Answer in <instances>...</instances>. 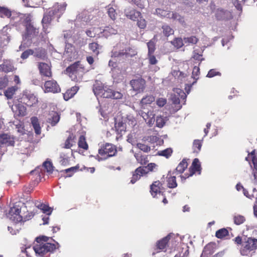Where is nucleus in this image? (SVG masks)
Here are the masks:
<instances>
[{
    "mask_svg": "<svg viewBox=\"0 0 257 257\" xmlns=\"http://www.w3.org/2000/svg\"><path fill=\"white\" fill-rule=\"evenodd\" d=\"M9 216L10 219L16 222L22 221L21 210L17 206H14L10 208Z\"/></svg>",
    "mask_w": 257,
    "mask_h": 257,
    "instance_id": "obj_13",
    "label": "nucleus"
},
{
    "mask_svg": "<svg viewBox=\"0 0 257 257\" xmlns=\"http://www.w3.org/2000/svg\"><path fill=\"white\" fill-rule=\"evenodd\" d=\"M40 207H42L41 210L43 211V212L47 214V215H50L51 214L52 210L51 209V208L49 207V206L43 204L41 205Z\"/></svg>",
    "mask_w": 257,
    "mask_h": 257,
    "instance_id": "obj_64",
    "label": "nucleus"
},
{
    "mask_svg": "<svg viewBox=\"0 0 257 257\" xmlns=\"http://www.w3.org/2000/svg\"><path fill=\"white\" fill-rule=\"evenodd\" d=\"M23 213H22V221H26L31 219L35 215V213L33 212H29L27 210L26 206H24L23 208Z\"/></svg>",
    "mask_w": 257,
    "mask_h": 257,
    "instance_id": "obj_31",
    "label": "nucleus"
},
{
    "mask_svg": "<svg viewBox=\"0 0 257 257\" xmlns=\"http://www.w3.org/2000/svg\"><path fill=\"white\" fill-rule=\"evenodd\" d=\"M137 25L141 29H144L146 27V22L144 19H143L142 16L136 20Z\"/></svg>",
    "mask_w": 257,
    "mask_h": 257,
    "instance_id": "obj_58",
    "label": "nucleus"
},
{
    "mask_svg": "<svg viewBox=\"0 0 257 257\" xmlns=\"http://www.w3.org/2000/svg\"><path fill=\"white\" fill-rule=\"evenodd\" d=\"M155 97L153 95H147L142 98L140 104L142 107H144L146 105L151 104L152 102L155 101Z\"/></svg>",
    "mask_w": 257,
    "mask_h": 257,
    "instance_id": "obj_27",
    "label": "nucleus"
},
{
    "mask_svg": "<svg viewBox=\"0 0 257 257\" xmlns=\"http://www.w3.org/2000/svg\"><path fill=\"white\" fill-rule=\"evenodd\" d=\"M66 6L67 4L66 3H63L60 4H57L53 7V9L51 11L52 12V14L53 15H57L58 18H59L65 12Z\"/></svg>",
    "mask_w": 257,
    "mask_h": 257,
    "instance_id": "obj_18",
    "label": "nucleus"
},
{
    "mask_svg": "<svg viewBox=\"0 0 257 257\" xmlns=\"http://www.w3.org/2000/svg\"><path fill=\"white\" fill-rule=\"evenodd\" d=\"M44 91L45 93H56L60 92L61 88L57 81L54 79L46 81L44 84Z\"/></svg>",
    "mask_w": 257,
    "mask_h": 257,
    "instance_id": "obj_8",
    "label": "nucleus"
},
{
    "mask_svg": "<svg viewBox=\"0 0 257 257\" xmlns=\"http://www.w3.org/2000/svg\"><path fill=\"white\" fill-rule=\"evenodd\" d=\"M257 248V239L251 237L248 238L243 244V247L240 250L242 255H247L252 250Z\"/></svg>",
    "mask_w": 257,
    "mask_h": 257,
    "instance_id": "obj_6",
    "label": "nucleus"
},
{
    "mask_svg": "<svg viewBox=\"0 0 257 257\" xmlns=\"http://www.w3.org/2000/svg\"><path fill=\"white\" fill-rule=\"evenodd\" d=\"M17 100L19 102L23 103L28 107L35 106L39 102L37 96L28 90H24Z\"/></svg>",
    "mask_w": 257,
    "mask_h": 257,
    "instance_id": "obj_4",
    "label": "nucleus"
},
{
    "mask_svg": "<svg viewBox=\"0 0 257 257\" xmlns=\"http://www.w3.org/2000/svg\"><path fill=\"white\" fill-rule=\"evenodd\" d=\"M190 176H193L196 173L200 174L201 172V167L199 160L197 158L193 160L191 166L189 168Z\"/></svg>",
    "mask_w": 257,
    "mask_h": 257,
    "instance_id": "obj_16",
    "label": "nucleus"
},
{
    "mask_svg": "<svg viewBox=\"0 0 257 257\" xmlns=\"http://www.w3.org/2000/svg\"><path fill=\"white\" fill-rule=\"evenodd\" d=\"M43 167L48 173H52L53 171V166L52 163L50 161H46L44 162L43 164Z\"/></svg>",
    "mask_w": 257,
    "mask_h": 257,
    "instance_id": "obj_50",
    "label": "nucleus"
},
{
    "mask_svg": "<svg viewBox=\"0 0 257 257\" xmlns=\"http://www.w3.org/2000/svg\"><path fill=\"white\" fill-rule=\"evenodd\" d=\"M23 104V103L19 102L12 107V110L15 116L23 117L27 114V108Z\"/></svg>",
    "mask_w": 257,
    "mask_h": 257,
    "instance_id": "obj_14",
    "label": "nucleus"
},
{
    "mask_svg": "<svg viewBox=\"0 0 257 257\" xmlns=\"http://www.w3.org/2000/svg\"><path fill=\"white\" fill-rule=\"evenodd\" d=\"M170 19H172L174 21L177 20L181 24L185 23L184 17L181 16L180 14L176 12H171Z\"/></svg>",
    "mask_w": 257,
    "mask_h": 257,
    "instance_id": "obj_41",
    "label": "nucleus"
},
{
    "mask_svg": "<svg viewBox=\"0 0 257 257\" xmlns=\"http://www.w3.org/2000/svg\"><path fill=\"white\" fill-rule=\"evenodd\" d=\"M135 157L137 162L142 165H146L149 162L147 156L138 153L135 155Z\"/></svg>",
    "mask_w": 257,
    "mask_h": 257,
    "instance_id": "obj_37",
    "label": "nucleus"
},
{
    "mask_svg": "<svg viewBox=\"0 0 257 257\" xmlns=\"http://www.w3.org/2000/svg\"><path fill=\"white\" fill-rule=\"evenodd\" d=\"M162 29L163 34L166 37H169L174 34V30L167 25H163Z\"/></svg>",
    "mask_w": 257,
    "mask_h": 257,
    "instance_id": "obj_48",
    "label": "nucleus"
},
{
    "mask_svg": "<svg viewBox=\"0 0 257 257\" xmlns=\"http://www.w3.org/2000/svg\"><path fill=\"white\" fill-rule=\"evenodd\" d=\"M137 147L141 151L145 153H148L151 151V148L150 146L141 143H137Z\"/></svg>",
    "mask_w": 257,
    "mask_h": 257,
    "instance_id": "obj_54",
    "label": "nucleus"
},
{
    "mask_svg": "<svg viewBox=\"0 0 257 257\" xmlns=\"http://www.w3.org/2000/svg\"><path fill=\"white\" fill-rule=\"evenodd\" d=\"M49 238L45 236H41L36 238L37 243L34 246L33 249L38 256H43L48 252H53L56 248V246L54 243L47 242Z\"/></svg>",
    "mask_w": 257,
    "mask_h": 257,
    "instance_id": "obj_1",
    "label": "nucleus"
},
{
    "mask_svg": "<svg viewBox=\"0 0 257 257\" xmlns=\"http://www.w3.org/2000/svg\"><path fill=\"white\" fill-rule=\"evenodd\" d=\"M130 84L133 90L137 93L143 92L146 88V81L142 77L132 79L130 81Z\"/></svg>",
    "mask_w": 257,
    "mask_h": 257,
    "instance_id": "obj_9",
    "label": "nucleus"
},
{
    "mask_svg": "<svg viewBox=\"0 0 257 257\" xmlns=\"http://www.w3.org/2000/svg\"><path fill=\"white\" fill-rule=\"evenodd\" d=\"M200 75V68L199 66H194L192 73V77L197 80L199 78V76Z\"/></svg>",
    "mask_w": 257,
    "mask_h": 257,
    "instance_id": "obj_57",
    "label": "nucleus"
},
{
    "mask_svg": "<svg viewBox=\"0 0 257 257\" xmlns=\"http://www.w3.org/2000/svg\"><path fill=\"white\" fill-rule=\"evenodd\" d=\"M147 46L148 48V54H153L156 49L155 43L151 40L148 42Z\"/></svg>",
    "mask_w": 257,
    "mask_h": 257,
    "instance_id": "obj_60",
    "label": "nucleus"
},
{
    "mask_svg": "<svg viewBox=\"0 0 257 257\" xmlns=\"http://www.w3.org/2000/svg\"><path fill=\"white\" fill-rule=\"evenodd\" d=\"M99 47V45L97 43L93 42L89 44V49L96 54H98L99 53L98 51Z\"/></svg>",
    "mask_w": 257,
    "mask_h": 257,
    "instance_id": "obj_55",
    "label": "nucleus"
},
{
    "mask_svg": "<svg viewBox=\"0 0 257 257\" xmlns=\"http://www.w3.org/2000/svg\"><path fill=\"white\" fill-rule=\"evenodd\" d=\"M234 223L236 225L242 224L245 221V217L241 215H237L233 217Z\"/></svg>",
    "mask_w": 257,
    "mask_h": 257,
    "instance_id": "obj_52",
    "label": "nucleus"
},
{
    "mask_svg": "<svg viewBox=\"0 0 257 257\" xmlns=\"http://www.w3.org/2000/svg\"><path fill=\"white\" fill-rule=\"evenodd\" d=\"M79 87L77 86H74L72 87L71 88L68 89L65 93L63 94V97L65 100H68L77 92L79 90Z\"/></svg>",
    "mask_w": 257,
    "mask_h": 257,
    "instance_id": "obj_23",
    "label": "nucleus"
},
{
    "mask_svg": "<svg viewBox=\"0 0 257 257\" xmlns=\"http://www.w3.org/2000/svg\"><path fill=\"white\" fill-rule=\"evenodd\" d=\"M79 168V166L77 165L75 167H72L68 169H65L64 171L66 173H70L68 174V176L71 177L75 172H77Z\"/></svg>",
    "mask_w": 257,
    "mask_h": 257,
    "instance_id": "obj_61",
    "label": "nucleus"
},
{
    "mask_svg": "<svg viewBox=\"0 0 257 257\" xmlns=\"http://www.w3.org/2000/svg\"><path fill=\"white\" fill-rule=\"evenodd\" d=\"M172 101L173 104L175 105V108L174 109L175 111H177L181 108L182 105L180 104V99L178 97L174 95L172 97Z\"/></svg>",
    "mask_w": 257,
    "mask_h": 257,
    "instance_id": "obj_49",
    "label": "nucleus"
},
{
    "mask_svg": "<svg viewBox=\"0 0 257 257\" xmlns=\"http://www.w3.org/2000/svg\"><path fill=\"white\" fill-rule=\"evenodd\" d=\"M117 153L116 147L112 144L106 143L102 145L98 150L97 160L103 161L114 156Z\"/></svg>",
    "mask_w": 257,
    "mask_h": 257,
    "instance_id": "obj_3",
    "label": "nucleus"
},
{
    "mask_svg": "<svg viewBox=\"0 0 257 257\" xmlns=\"http://www.w3.org/2000/svg\"><path fill=\"white\" fill-rule=\"evenodd\" d=\"M86 71L85 67L79 61L74 62L66 69L67 73L72 81H80Z\"/></svg>",
    "mask_w": 257,
    "mask_h": 257,
    "instance_id": "obj_2",
    "label": "nucleus"
},
{
    "mask_svg": "<svg viewBox=\"0 0 257 257\" xmlns=\"http://www.w3.org/2000/svg\"><path fill=\"white\" fill-rule=\"evenodd\" d=\"M150 192L153 198H158V196H164L165 188L160 181H154L151 185Z\"/></svg>",
    "mask_w": 257,
    "mask_h": 257,
    "instance_id": "obj_7",
    "label": "nucleus"
},
{
    "mask_svg": "<svg viewBox=\"0 0 257 257\" xmlns=\"http://www.w3.org/2000/svg\"><path fill=\"white\" fill-rule=\"evenodd\" d=\"M202 145V141L199 140H195L193 143V152L198 153L201 150Z\"/></svg>",
    "mask_w": 257,
    "mask_h": 257,
    "instance_id": "obj_46",
    "label": "nucleus"
},
{
    "mask_svg": "<svg viewBox=\"0 0 257 257\" xmlns=\"http://www.w3.org/2000/svg\"><path fill=\"white\" fill-rule=\"evenodd\" d=\"M26 28V33L28 37H34L36 36L38 33V30L36 29L33 24L27 26Z\"/></svg>",
    "mask_w": 257,
    "mask_h": 257,
    "instance_id": "obj_30",
    "label": "nucleus"
},
{
    "mask_svg": "<svg viewBox=\"0 0 257 257\" xmlns=\"http://www.w3.org/2000/svg\"><path fill=\"white\" fill-rule=\"evenodd\" d=\"M188 160H189V159L186 158L183 159L176 167L175 170L176 172H177L179 174H182L183 173H184V172L187 169L188 165L187 162Z\"/></svg>",
    "mask_w": 257,
    "mask_h": 257,
    "instance_id": "obj_26",
    "label": "nucleus"
},
{
    "mask_svg": "<svg viewBox=\"0 0 257 257\" xmlns=\"http://www.w3.org/2000/svg\"><path fill=\"white\" fill-rule=\"evenodd\" d=\"M167 121L166 117L161 115L157 116L156 117V126L159 128H162L165 125Z\"/></svg>",
    "mask_w": 257,
    "mask_h": 257,
    "instance_id": "obj_42",
    "label": "nucleus"
},
{
    "mask_svg": "<svg viewBox=\"0 0 257 257\" xmlns=\"http://www.w3.org/2000/svg\"><path fill=\"white\" fill-rule=\"evenodd\" d=\"M167 186L169 188H175L177 187V183L176 181V178L174 176H170L167 177Z\"/></svg>",
    "mask_w": 257,
    "mask_h": 257,
    "instance_id": "obj_35",
    "label": "nucleus"
},
{
    "mask_svg": "<svg viewBox=\"0 0 257 257\" xmlns=\"http://www.w3.org/2000/svg\"><path fill=\"white\" fill-rule=\"evenodd\" d=\"M117 26H112L111 25L105 27V28L102 30V31H100V33L103 34V36L106 38L112 35H116L117 34Z\"/></svg>",
    "mask_w": 257,
    "mask_h": 257,
    "instance_id": "obj_17",
    "label": "nucleus"
},
{
    "mask_svg": "<svg viewBox=\"0 0 257 257\" xmlns=\"http://www.w3.org/2000/svg\"><path fill=\"white\" fill-rule=\"evenodd\" d=\"M12 12L10 9L5 7L0 6V17L2 18H9L11 17Z\"/></svg>",
    "mask_w": 257,
    "mask_h": 257,
    "instance_id": "obj_34",
    "label": "nucleus"
},
{
    "mask_svg": "<svg viewBox=\"0 0 257 257\" xmlns=\"http://www.w3.org/2000/svg\"><path fill=\"white\" fill-rule=\"evenodd\" d=\"M171 235L168 234L166 237L163 238L157 242V248L160 251L163 250L166 248L168 243L170 239Z\"/></svg>",
    "mask_w": 257,
    "mask_h": 257,
    "instance_id": "obj_24",
    "label": "nucleus"
},
{
    "mask_svg": "<svg viewBox=\"0 0 257 257\" xmlns=\"http://www.w3.org/2000/svg\"><path fill=\"white\" fill-rule=\"evenodd\" d=\"M124 13L127 18L134 21H136L142 15L140 12L137 11L131 7L126 8L124 10Z\"/></svg>",
    "mask_w": 257,
    "mask_h": 257,
    "instance_id": "obj_15",
    "label": "nucleus"
},
{
    "mask_svg": "<svg viewBox=\"0 0 257 257\" xmlns=\"http://www.w3.org/2000/svg\"><path fill=\"white\" fill-rule=\"evenodd\" d=\"M18 89L19 87L17 86L9 87L4 92V94L7 99H11L13 97V96Z\"/></svg>",
    "mask_w": 257,
    "mask_h": 257,
    "instance_id": "obj_29",
    "label": "nucleus"
},
{
    "mask_svg": "<svg viewBox=\"0 0 257 257\" xmlns=\"http://www.w3.org/2000/svg\"><path fill=\"white\" fill-rule=\"evenodd\" d=\"M38 68L40 74L42 78H51L52 77V72L51 67L47 63L44 62H39L38 64Z\"/></svg>",
    "mask_w": 257,
    "mask_h": 257,
    "instance_id": "obj_10",
    "label": "nucleus"
},
{
    "mask_svg": "<svg viewBox=\"0 0 257 257\" xmlns=\"http://www.w3.org/2000/svg\"><path fill=\"white\" fill-rule=\"evenodd\" d=\"M21 15L23 14L16 13L12 12V15L10 18V23L16 27L19 26L21 24L22 17Z\"/></svg>",
    "mask_w": 257,
    "mask_h": 257,
    "instance_id": "obj_20",
    "label": "nucleus"
},
{
    "mask_svg": "<svg viewBox=\"0 0 257 257\" xmlns=\"http://www.w3.org/2000/svg\"><path fill=\"white\" fill-rule=\"evenodd\" d=\"M114 127L115 131L118 135L122 136L123 133H125L126 131V124L121 120H115Z\"/></svg>",
    "mask_w": 257,
    "mask_h": 257,
    "instance_id": "obj_21",
    "label": "nucleus"
},
{
    "mask_svg": "<svg viewBox=\"0 0 257 257\" xmlns=\"http://www.w3.org/2000/svg\"><path fill=\"white\" fill-rule=\"evenodd\" d=\"M52 12L49 11L48 14H46L44 16L42 20V23L44 27L45 25L47 26V25H49L52 21Z\"/></svg>",
    "mask_w": 257,
    "mask_h": 257,
    "instance_id": "obj_47",
    "label": "nucleus"
},
{
    "mask_svg": "<svg viewBox=\"0 0 257 257\" xmlns=\"http://www.w3.org/2000/svg\"><path fill=\"white\" fill-rule=\"evenodd\" d=\"M8 79L7 77L0 78V89H3L6 87L8 84Z\"/></svg>",
    "mask_w": 257,
    "mask_h": 257,
    "instance_id": "obj_62",
    "label": "nucleus"
},
{
    "mask_svg": "<svg viewBox=\"0 0 257 257\" xmlns=\"http://www.w3.org/2000/svg\"><path fill=\"white\" fill-rule=\"evenodd\" d=\"M229 235L228 230L225 228L217 230L215 232V236L219 239H222Z\"/></svg>",
    "mask_w": 257,
    "mask_h": 257,
    "instance_id": "obj_39",
    "label": "nucleus"
},
{
    "mask_svg": "<svg viewBox=\"0 0 257 257\" xmlns=\"http://www.w3.org/2000/svg\"><path fill=\"white\" fill-rule=\"evenodd\" d=\"M75 136L73 134L70 135L64 143V148L65 149H70L75 143Z\"/></svg>",
    "mask_w": 257,
    "mask_h": 257,
    "instance_id": "obj_38",
    "label": "nucleus"
},
{
    "mask_svg": "<svg viewBox=\"0 0 257 257\" xmlns=\"http://www.w3.org/2000/svg\"><path fill=\"white\" fill-rule=\"evenodd\" d=\"M34 54L35 57L44 59L46 57L47 53L45 49L41 48L36 49Z\"/></svg>",
    "mask_w": 257,
    "mask_h": 257,
    "instance_id": "obj_43",
    "label": "nucleus"
},
{
    "mask_svg": "<svg viewBox=\"0 0 257 257\" xmlns=\"http://www.w3.org/2000/svg\"><path fill=\"white\" fill-rule=\"evenodd\" d=\"M230 15V12L228 11L222 9H218L215 13V17L218 20H224L227 19Z\"/></svg>",
    "mask_w": 257,
    "mask_h": 257,
    "instance_id": "obj_22",
    "label": "nucleus"
},
{
    "mask_svg": "<svg viewBox=\"0 0 257 257\" xmlns=\"http://www.w3.org/2000/svg\"><path fill=\"white\" fill-rule=\"evenodd\" d=\"M135 51L130 47L125 48V49L119 51H114L112 52L111 57L114 58H118L125 56V57H133L135 55Z\"/></svg>",
    "mask_w": 257,
    "mask_h": 257,
    "instance_id": "obj_12",
    "label": "nucleus"
},
{
    "mask_svg": "<svg viewBox=\"0 0 257 257\" xmlns=\"http://www.w3.org/2000/svg\"><path fill=\"white\" fill-rule=\"evenodd\" d=\"M0 67L2 71L5 73L13 72L15 70L12 62L9 60H5L3 63L0 65Z\"/></svg>",
    "mask_w": 257,
    "mask_h": 257,
    "instance_id": "obj_19",
    "label": "nucleus"
},
{
    "mask_svg": "<svg viewBox=\"0 0 257 257\" xmlns=\"http://www.w3.org/2000/svg\"><path fill=\"white\" fill-rule=\"evenodd\" d=\"M171 12H171V11H167V10L159 9V8L157 9L156 10V13L157 15L160 16L161 17H164V18L166 17L169 19L170 18Z\"/></svg>",
    "mask_w": 257,
    "mask_h": 257,
    "instance_id": "obj_40",
    "label": "nucleus"
},
{
    "mask_svg": "<svg viewBox=\"0 0 257 257\" xmlns=\"http://www.w3.org/2000/svg\"><path fill=\"white\" fill-rule=\"evenodd\" d=\"M60 119V114L57 112L53 111L51 114V117L48 118V122L53 126L57 124Z\"/></svg>",
    "mask_w": 257,
    "mask_h": 257,
    "instance_id": "obj_28",
    "label": "nucleus"
},
{
    "mask_svg": "<svg viewBox=\"0 0 257 257\" xmlns=\"http://www.w3.org/2000/svg\"><path fill=\"white\" fill-rule=\"evenodd\" d=\"M34 53V51L32 49H27L22 53L21 58L23 59H26L29 57L30 55H32Z\"/></svg>",
    "mask_w": 257,
    "mask_h": 257,
    "instance_id": "obj_59",
    "label": "nucleus"
},
{
    "mask_svg": "<svg viewBox=\"0 0 257 257\" xmlns=\"http://www.w3.org/2000/svg\"><path fill=\"white\" fill-rule=\"evenodd\" d=\"M107 14L108 16L112 20L116 19L117 17V13L116 12L115 10L112 7H110L109 6H108Z\"/></svg>",
    "mask_w": 257,
    "mask_h": 257,
    "instance_id": "obj_51",
    "label": "nucleus"
},
{
    "mask_svg": "<svg viewBox=\"0 0 257 257\" xmlns=\"http://www.w3.org/2000/svg\"><path fill=\"white\" fill-rule=\"evenodd\" d=\"M78 146L79 148L84 150L88 149V145L86 142V138L84 135H81L78 140Z\"/></svg>",
    "mask_w": 257,
    "mask_h": 257,
    "instance_id": "obj_36",
    "label": "nucleus"
},
{
    "mask_svg": "<svg viewBox=\"0 0 257 257\" xmlns=\"http://www.w3.org/2000/svg\"><path fill=\"white\" fill-rule=\"evenodd\" d=\"M184 41L181 38H175L172 41V44L176 47L180 48L184 45Z\"/></svg>",
    "mask_w": 257,
    "mask_h": 257,
    "instance_id": "obj_53",
    "label": "nucleus"
},
{
    "mask_svg": "<svg viewBox=\"0 0 257 257\" xmlns=\"http://www.w3.org/2000/svg\"><path fill=\"white\" fill-rule=\"evenodd\" d=\"M221 73L218 71L217 69H212L208 71L206 76L208 78H212L215 76H221Z\"/></svg>",
    "mask_w": 257,
    "mask_h": 257,
    "instance_id": "obj_56",
    "label": "nucleus"
},
{
    "mask_svg": "<svg viewBox=\"0 0 257 257\" xmlns=\"http://www.w3.org/2000/svg\"><path fill=\"white\" fill-rule=\"evenodd\" d=\"M173 153L172 149L169 148H167L164 150L158 151L157 154L160 156L165 157L166 158H169L171 156Z\"/></svg>",
    "mask_w": 257,
    "mask_h": 257,
    "instance_id": "obj_44",
    "label": "nucleus"
},
{
    "mask_svg": "<svg viewBox=\"0 0 257 257\" xmlns=\"http://www.w3.org/2000/svg\"><path fill=\"white\" fill-rule=\"evenodd\" d=\"M198 39L196 36H192L189 37H184L183 41L185 44L189 45L190 44H196L198 42Z\"/></svg>",
    "mask_w": 257,
    "mask_h": 257,
    "instance_id": "obj_45",
    "label": "nucleus"
},
{
    "mask_svg": "<svg viewBox=\"0 0 257 257\" xmlns=\"http://www.w3.org/2000/svg\"><path fill=\"white\" fill-rule=\"evenodd\" d=\"M31 124L34 129L36 135H40L41 133V128L38 118L36 116H33L31 118Z\"/></svg>",
    "mask_w": 257,
    "mask_h": 257,
    "instance_id": "obj_25",
    "label": "nucleus"
},
{
    "mask_svg": "<svg viewBox=\"0 0 257 257\" xmlns=\"http://www.w3.org/2000/svg\"><path fill=\"white\" fill-rule=\"evenodd\" d=\"M102 83H97L94 85L93 91L96 96H101L105 89Z\"/></svg>",
    "mask_w": 257,
    "mask_h": 257,
    "instance_id": "obj_32",
    "label": "nucleus"
},
{
    "mask_svg": "<svg viewBox=\"0 0 257 257\" xmlns=\"http://www.w3.org/2000/svg\"><path fill=\"white\" fill-rule=\"evenodd\" d=\"M167 101V100L166 98L161 97L157 99L156 102L159 107H162L166 105Z\"/></svg>",
    "mask_w": 257,
    "mask_h": 257,
    "instance_id": "obj_63",
    "label": "nucleus"
},
{
    "mask_svg": "<svg viewBox=\"0 0 257 257\" xmlns=\"http://www.w3.org/2000/svg\"><path fill=\"white\" fill-rule=\"evenodd\" d=\"M156 166L157 165L155 163H151L148 164L147 166H141L137 168L135 171L133 172V175L130 182L132 184H134L139 180L142 176L146 175L149 172L153 171Z\"/></svg>",
    "mask_w": 257,
    "mask_h": 257,
    "instance_id": "obj_5",
    "label": "nucleus"
},
{
    "mask_svg": "<svg viewBox=\"0 0 257 257\" xmlns=\"http://www.w3.org/2000/svg\"><path fill=\"white\" fill-rule=\"evenodd\" d=\"M122 96L123 95L120 92L105 87L104 90L101 97L106 98L118 99H121Z\"/></svg>",
    "mask_w": 257,
    "mask_h": 257,
    "instance_id": "obj_11",
    "label": "nucleus"
},
{
    "mask_svg": "<svg viewBox=\"0 0 257 257\" xmlns=\"http://www.w3.org/2000/svg\"><path fill=\"white\" fill-rule=\"evenodd\" d=\"M21 17H22L21 24L23 25L25 27L32 24V17L31 14H23V15H21Z\"/></svg>",
    "mask_w": 257,
    "mask_h": 257,
    "instance_id": "obj_33",
    "label": "nucleus"
}]
</instances>
